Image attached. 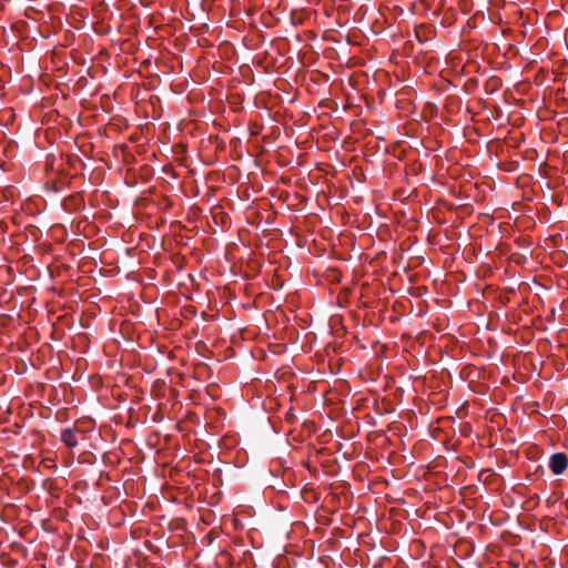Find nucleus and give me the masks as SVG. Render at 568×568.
<instances>
[{"label":"nucleus","mask_w":568,"mask_h":568,"mask_svg":"<svg viewBox=\"0 0 568 568\" xmlns=\"http://www.w3.org/2000/svg\"><path fill=\"white\" fill-rule=\"evenodd\" d=\"M568 466V459L565 454L557 453L551 455L549 460V468L555 475L562 474Z\"/></svg>","instance_id":"1"},{"label":"nucleus","mask_w":568,"mask_h":568,"mask_svg":"<svg viewBox=\"0 0 568 568\" xmlns=\"http://www.w3.org/2000/svg\"><path fill=\"white\" fill-rule=\"evenodd\" d=\"M61 439L68 447H75L78 445L77 435L70 428L62 432Z\"/></svg>","instance_id":"2"}]
</instances>
